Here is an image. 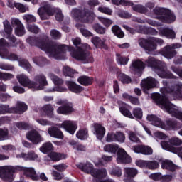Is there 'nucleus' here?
I'll use <instances>...</instances> for the list:
<instances>
[{"label": "nucleus", "mask_w": 182, "mask_h": 182, "mask_svg": "<svg viewBox=\"0 0 182 182\" xmlns=\"http://www.w3.org/2000/svg\"><path fill=\"white\" fill-rule=\"evenodd\" d=\"M0 79L1 80H11V79H14V75L8 73H0Z\"/></svg>", "instance_id": "nucleus-58"}, {"label": "nucleus", "mask_w": 182, "mask_h": 182, "mask_svg": "<svg viewBox=\"0 0 182 182\" xmlns=\"http://www.w3.org/2000/svg\"><path fill=\"white\" fill-rule=\"evenodd\" d=\"M58 126L60 127V129H63L65 132H67V133H69L70 134L76 133V130H77V123L71 120H65Z\"/></svg>", "instance_id": "nucleus-17"}, {"label": "nucleus", "mask_w": 182, "mask_h": 182, "mask_svg": "<svg viewBox=\"0 0 182 182\" xmlns=\"http://www.w3.org/2000/svg\"><path fill=\"white\" fill-rule=\"evenodd\" d=\"M4 46H9V44L6 43L5 39L0 40V56L1 59H8V60L15 61L18 60V55L12 53L8 52V50L2 48Z\"/></svg>", "instance_id": "nucleus-15"}, {"label": "nucleus", "mask_w": 182, "mask_h": 182, "mask_svg": "<svg viewBox=\"0 0 182 182\" xmlns=\"http://www.w3.org/2000/svg\"><path fill=\"white\" fill-rule=\"evenodd\" d=\"M52 150H53V144L50 142H46L40 147V151L44 153V154H46L48 151H52Z\"/></svg>", "instance_id": "nucleus-38"}, {"label": "nucleus", "mask_w": 182, "mask_h": 182, "mask_svg": "<svg viewBox=\"0 0 182 182\" xmlns=\"http://www.w3.org/2000/svg\"><path fill=\"white\" fill-rule=\"evenodd\" d=\"M50 36L53 38V39H60L62 34L58 30L53 29L50 32Z\"/></svg>", "instance_id": "nucleus-59"}, {"label": "nucleus", "mask_w": 182, "mask_h": 182, "mask_svg": "<svg viewBox=\"0 0 182 182\" xmlns=\"http://www.w3.org/2000/svg\"><path fill=\"white\" fill-rule=\"evenodd\" d=\"M144 63L141 60H136L132 62L130 66V70H132L134 73H139V75H140V73H141V71L144 70Z\"/></svg>", "instance_id": "nucleus-23"}, {"label": "nucleus", "mask_w": 182, "mask_h": 182, "mask_svg": "<svg viewBox=\"0 0 182 182\" xmlns=\"http://www.w3.org/2000/svg\"><path fill=\"white\" fill-rule=\"evenodd\" d=\"M6 113H14L12 107H9V105H0V114H6Z\"/></svg>", "instance_id": "nucleus-45"}, {"label": "nucleus", "mask_w": 182, "mask_h": 182, "mask_svg": "<svg viewBox=\"0 0 182 182\" xmlns=\"http://www.w3.org/2000/svg\"><path fill=\"white\" fill-rule=\"evenodd\" d=\"M117 77L122 83H124L126 85L132 83V78L123 73H117Z\"/></svg>", "instance_id": "nucleus-39"}, {"label": "nucleus", "mask_w": 182, "mask_h": 182, "mask_svg": "<svg viewBox=\"0 0 182 182\" xmlns=\"http://www.w3.org/2000/svg\"><path fill=\"white\" fill-rule=\"evenodd\" d=\"M18 65L21 66V68H23V69H26V70H28V72H31L32 70V67L31 66V64H29V62L26 60H21L18 61Z\"/></svg>", "instance_id": "nucleus-47"}, {"label": "nucleus", "mask_w": 182, "mask_h": 182, "mask_svg": "<svg viewBox=\"0 0 182 182\" xmlns=\"http://www.w3.org/2000/svg\"><path fill=\"white\" fill-rule=\"evenodd\" d=\"M15 8H16V9H18L19 12H21L22 14H23L25 12H29V7H28V6H25L21 3L16 4Z\"/></svg>", "instance_id": "nucleus-51"}, {"label": "nucleus", "mask_w": 182, "mask_h": 182, "mask_svg": "<svg viewBox=\"0 0 182 182\" xmlns=\"http://www.w3.org/2000/svg\"><path fill=\"white\" fill-rule=\"evenodd\" d=\"M106 129H105L100 124H94L93 125V134L96 136L98 140H102L105 137Z\"/></svg>", "instance_id": "nucleus-21"}, {"label": "nucleus", "mask_w": 182, "mask_h": 182, "mask_svg": "<svg viewBox=\"0 0 182 182\" xmlns=\"http://www.w3.org/2000/svg\"><path fill=\"white\" fill-rule=\"evenodd\" d=\"M180 48H182L181 44L178 43H173L170 46H165L161 51V53L166 59H173L177 55V51L175 49H180Z\"/></svg>", "instance_id": "nucleus-13"}, {"label": "nucleus", "mask_w": 182, "mask_h": 182, "mask_svg": "<svg viewBox=\"0 0 182 182\" xmlns=\"http://www.w3.org/2000/svg\"><path fill=\"white\" fill-rule=\"evenodd\" d=\"M66 85L70 92L73 93H76V95H79L83 92L84 89L82 86L72 82V81H67Z\"/></svg>", "instance_id": "nucleus-25"}, {"label": "nucleus", "mask_w": 182, "mask_h": 182, "mask_svg": "<svg viewBox=\"0 0 182 182\" xmlns=\"http://www.w3.org/2000/svg\"><path fill=\"white\" fill-rule=\"evenodd\" d=\"M77 82L82 86H90L93 83V78L83 75L77 79Z\"/></svg>", "instance_id": "nucleus-33"}, {"label": "nucleus", "mask_w": 182, "mask_h": 182, "mask_svg": "<svg viewBox=\"0 0 182 182\" xmlns=\"http://www.w3.org/2000/svg\"><path fill=\"white\" fill-rule=\"evenodd\" d=\"M48 133L50 137L62 139L64 137L63 132L56 127H50L48 129Z\"/></svg>", "instance_id": "nucleus-24"}, {"label": "nucleus", "mask_w": 182, "mask_h": 182, "mask_svg": "<svg viewBox=\"0 0 182 182\" xmlns=\"http://www.w3.org/2000/svg\"><path fill=\"white\" fill-rule=\"evenodd\" d=\"M132 9L135 11V12H140L143 14V12H146V9L144 6L140 4L132 5Z\"/></svg>", "instance_id": "nucleus-63"}, {"label": "nucleus", "mask_w": 182, "mask_h": 182, "mask_svg": "<svg viewBox=\"0 0 182 182\" xmlns=\"http://www.w3.org/2000/svg\"><path fill=\"white\" fill-rule=\"evenodd\" d=\"M55 12L56 21H63V14L59 9H53L52 6L46 1L41 3L40 8L38 10V14L41 19H48V16H52Z\"/></svg>", "instance_id": "nucleus-8"}, {"label": "nucleus", "mask_w": 182, "mask_h": 182, "mask_svg": "<svg viewBox=\"0 0 182 182\" xmlns=\"http://www.w3.org/2000/svg\"><path fill=\"white\" fill-rule=\"evenodd\" d=\"M92 43L95 46V48H102L106 49V40L105 38H100L99 37H93L91 40Z\"/></svg>", "instance_id": "nucleus-29"}, {"label": "nucleus", "mask_w": 182, "mask_h": 182, "mask_svg": "<svg viewBox=\"0 0 182 182\" xmlns=\"http://www.w3.org/2000/svg\"><path fill=\"white\" fill-rule=\"evenodd\" d=\"M158 30L161 36H165L169 39H174V38H176V33L170 28L159 27L158 28Z\"/></svg>", "instance_id": "nucleus-27"}, {"label": "nucleus", "mask_w": 182, "mask_h": 182, "mask_svg": "<svg viewBox=\"0 0 182 182\" xmlns=\"http://www.w3.org/2000/svg\"><path fill=\"white\" fill-rule=\"evenodd\" d=\"M1 149L4 153H9V151H15L16 147L12 144H6L1 146Z\"/></svg>", "instance_id": "nucleus-53"}, {"label": "nucleus", "mask_w": 182, "mask_h": 182, "mask_svg": "<svg viewBox=\"0 0 182 182\" xmlns=\"http://www.w3.org/2000/svg\"><path fill=\"white\" fill-rule=\"evenodd\" d=\"M77 167L85 174H90L94 178L93 182H114V180L112 178H106L107 177V170L106 168H95L90 162L78 164Z\"/></svg>", "instance_id": "nucleus-3"}, {"label": "nucleus", "mask_w": 182, "mask_h": 182, "mask_svg": "<svg viewBox=\"0 0 182 182\" xmlns=\"http://www.w3.org/2000/svg\"><path fill=\"white\" fill-rule=\"evenodd\" d=\"M106 141L107 143H112V141H116V133L110 132L108 133L105 137Z\"/></svg>", "instance_id": "nucleus-61"}, {"label": "nucleus", "mask_w": 182, "mask_h": 182, "mask_svg": "<svg viewBox=\"0 0 182 182\" xmlns=\"http://www.w3.org/2000/svg\"><path fill=\"white\" fill-rule=\"evenodd\" d=\"M27 30L28 32H31L32 33H39V32H41V29H39L38 26L35 24H28L27 26Z\"/></svg>", "instance_id": "nucleus-55"}, {"label": "nucleus", "mask_w": 182, "mask_h": 182, "mask_svg": "<svg viewBox=\"0 0 182 182\" xmlns=\"http://www.w3.org/2000/svg\"><path fill=\"white\" fill-rule=\"evenodd\" d=\"M112 31L114 35H115V36H117V38H122L124 37V33L122 31V29H120V27H119V26H112Z\"/></svg>", "instance_id": "nucleus-42"}, {"label": "nucleus", "mask_w": 182, "mask_h": 182, "mask_svg": "<svg viewBox=\"0 0 182 182\" xmlns=\"http://www.w3.org/2000/svg\"><path fill=\"white\" fill-rule=\"evenodd\" d=\"M161 167L164 170H169V171H176L177 170V166L168 160H161Z\"/></svg>", "instance_id": "nucleus-30"}, {"label": "nucleus", "mask_w": 182, "mask_h": 182, "mask_svg": "<svg viewBox=\"0 0 182 182\" xmlns=\"http://www.w3.org/2000/svg\"><path fill=\"white\" fill-rule=\"evenodd\" d=\"M112 160H113V156L103 155L102 156V161H95V166H105V163H109Z\"/></svg>", "instance_id": "nucleus-40"}, {"label": "nucleus", "mask_w": 182, "mask_h": 182, "mask_svg": "<svg viewBox=\"0 0 182 182\" xmlns=\"http://www.w3.org/2000/svg\"><path fill=\"white\" fill-rule=\"evenodd\" d=\"M157 86H159V82L151 77L144 79L141 82V87H142L144 93H149L147 91L149 90V89H153V87H156Z\"/></svg>", "instance_id": "nucleus-18"}, {"label": "nucleus", "mask_w": 182, "mask_h": 182, "mask_svg": "<svg viewBox=\"0 0 182 182\" xmlns=\"http://www.w3.org/2000/svg\"><path fill=\"white\" fill-rule=\"evenodd\" d=\"M130 107L127 104H123L122 106L119 107V111L125 117H129V119H134L133 114L130 112Z\"/></svg>", "instance_id": "nucleus-32"}, {"label": "nucleus", "mask_w": 182, "mask_h": 182, "mask_svg": "<svg viewBox=\"0 0 182 182\" xmlns=\"http://www.w3.org/2000/svg\"><path fill=\"white\" fill-rule=\"evenodd\" d=\"M161 92L162 95L159 93L152 94V98L156 102V105H158L161 109L167 112L171 116H173V117H176L178 120L182 122L181 108L168 102L167 97H166V94L170 93L171 95H173L175 99H181L182 84L179 83L178 85H176L171 89L166 87L161 88Z\"/></svg>", "instance_id": "nucleus-2"}, {"label": "nucleus", "mask_w": 182, "mask_h": 182, "mask_svg": "<svg viewBox=\"0 0 182 182\" xmlns=\"http://www.w3.org/2000/svg\"><path fill=\"white\" fill-rule=\"evenodd\" d=\"M63 72L65 76H68L70 77H73V75L76 73V71L69 66H64L63 68Z\"/></svg>", "instance_id": "nucleus-43"}, {"label": "nucleus", "mask_w": 182, "mask_h": 182, "mask_svg": "<svg viewBox=\"0 0 182 182\" xmlns=\"http://www.w3.org/2000/svg\"><path fill=\"white\" fill-rule=\"evenodd\" d=\"M149 122H151L153 126L163 129V130H178L181 129V125H178L177 122L172 119H166L163 122L161 119L154 114H149L146 117Z\"/></svg>", "instance_id": "nucleus-6"}, {"label": "nucleus", "mask_w": 182, "mask_h": 182, "mask_svg": "<svg viewBox=\"0 0 182 182\" xmlns=\"http://www.w3.org/2000/svg\"><path fill=\"white\" fill-rule=\"evenodd\" d=\"M132 113L136 119H141L143 117V110L139 107L134 108Z\"/></svg>", "instance_id": "nucleus-54"}, {"label": "nucleus", "mask_w": 182, "mask_h": 182, "mask_svg": "<svg viewBox=\"0 0 182 182\" xmlns=\"http://www.w3.org/2000/svg\"><path fill=\"white\" fill-rule=\"evenodd\" d=\"M105 153H110V154H116L117 153V163L118 164H127L132 163V158L127 152L123 149L120 148L117 144H108L104 148Z\"/></svg>", "instance_id": "nucleus-5"}, {"label": "nucleus", "mask_w": 182, "mask_h": 182, "mask_svg": "<svg viewBox=\"0 0 182 182\" xmlns=\"http://www.w3.org/2000/svg\"><path fill=\"white\" fill-rule=\"evenodd\" d=\"M145 63L146 66L151 68L153 70L157 73L159 77H162L163 79H170V77H172L170 72L167 71L166 63H161L153 57H149L145 61Z\"/></svg>", "instance_id": "nucleus-7"}, {"label": "nucleus", "mask_w": 182, "mask_h": 182, "mask_svg": "<svg viewBox=\"0 0 182 182\" xmlns=\"http://www.w3.org/2000/svg\"><path fill=\"white\" fill-rule=\"evenodd\" d=\"M48 77L50 78L55 86L53 88L48 89V92H66V87L61 86L63 83V80H62V79L59 78L57 75L52 73H49Z\"/></svg>", "instance_id": "nucleus-16"}, {"label": "nucleus", "mask_w": 182, "mask_h": 182, "mask_svg": "<svg viewBox=\"0 0 182 182\" xmlns=\"http://www.w3.org/2000/svg\"><path fill=\"white\" fill-rule=\"evenodd\" d=\"M76 28L80 29V32L82 33V36H85V38H90V36H93V33H92L89 30L83 28V26L80 23L76 24Z\"/></svg>", "instance_id": "nucleus-37"}, {"label": "nucleus", "mask_w": 182, "mask_h": 182, "mask_svg": "<svg viewBox=\"0 0 182 182\" xmlns=\"http://www.w3.org/2000/svg\"><path fill=\"white\" fill-rule=\"evenodd\" d=\"M26 137L28 140L31 141L33 144H39V143L43 141V137L38 131L33 129L26 133Z\"/></svg>", "instance_id": "nucleus-19"}, {"label": "nucleus", "mask_w": 182, "mask_h": 182, "mask_svg": "<svg viewBox=\"0 0 182 182\" xmlns=\"http://www.w3.org/2000/svg\"><path fill=\"white\" fill-rule=\"evenodd\" d=\"M92 29L97 32V33H100V35H105L106 33V28L102 26L99 23H95L92 26Z\"/></svg>", "instance_id": "nucleus-46"}, {"label": "nucleus", "mask_w": 182, "mask_h": 182, "mask_svg": "<svg viewBox=\"0 0 182 182\" xmlns=\"http://www.w3.org/2000/svg\"><path fill=\"white\" fill-rule=\"evenodd\" d=\"M98 20L100 22H101V23H102V25H104V26H105V28H109V26L113 23V21L110 20V18L102 16H99Z\"/></svg>", "instance_id": "nucleus-48"}, {"label": "nucleus", "mask_w": 182, "mask_h": 182, "mask_svg": "<svg viewBox=\"0 0 182 182\" xmlns=\"http://www.w3.org/2000/svg\"><path fill=\"white\" fill-rule=\"evenodd\" d=\"M16 78L21 86L28 87V89H31V90L33 91L43 90V89H45L46 86L49 85L48 80L46 79V76L43 74L36 75L34 77V82L31 81V79H29V77L25 74L18 75Z\"/></svg>", "instance_id": "nucleus-4"}, {"label": "nucleus", "mask_w": 182, "mask_h": 182, "mask_svg": "<svg viewBox=\"0 0 182 182\" xmlns=\"http://www.w3.org/2000/svg\"><path fill=\"white\" fill-rule=\"evenodd\" d=\"M125 178L124 179V181L125 182H134L133 181V178L136 177L137 174L139 173V171L134 168H125Z\"/></svg>", "instance_id": "nucleus-22"}, {"label": "nucleus", "mask_w": 182, "mask_h": 182, "mask_svg": "<svg viewBox=\"0 0 182 182\" xmlns=\"http://www.w3.org/2000/svg\"><path fill=\"white\" fill-rule=\"evenodd\" d=\"M128 137L132 143H140V139H139L137 134L133 132H129Z\"/></svg>", "instance_id": "nucleus-52"}, {"label": "nucleus", "mask_w": 182, "mask_h": 182, "mask_svg": "<svg viewBox=\"0 0 182 182\" xmlns=\"http://www.w3.org/2000/svg\"><path fill=\"white\" fill-rule=\"evenodd\" d=\"M3 24L4 27V32L7 35L6 36V38H7L11 43H15L16 40L15 39V36L12 35V27L11 26L9 21H8V20H5L3 22Z\"/></svg>", "instance_id": "nucleus-20"}, {"label": "nucleus", "mask_w": 182, "mask_h": 182, "mask_svg": "<svg viewBox=\"0 0 182 182\" xmlns=\"http://www.w3.org/2000/svg\"><path fill=\"white\" fill-rule=\"evenodd\" d=\"M26 42L31 46H38L41 50H44L49 58L57 60L65 59L66 58V52L69 50L72 58L77 60H81L82 63H93L95 62L93 55L90 53L83 50V49H90V46L87 43L82 44L81 48H79L77 51H74L72 47H68L63 44L52 46L44 41H38L33 37H28L26 39Z\"/></svg>", "instance_id": "nucleus-1"}, {"label": "nucleus", "mask_w": 182, "mask_h": 182, "mask_svg": "<svg viewBox=\"0 0 182 182\" xmlns=\"http://www.w3.org/2000/svg\"><path fill=\"white\" fill-rule=\"evenodd\" d=\"M57 105H61L57 109V113L58 114H70V113L75 112L72 102L66 100H60L58 101Z\"/></svg>", "instance_id": "nucleus-14"}, {"label": "nucleus", "mask_w": 182, "mask_h": 182, "mask_svg": "<svg viewBox=\"0 0 182 182\" xmlns=\"http://www.w3.org/2000/svg\"><path fill=\"white\" fill-rule=\"evenodd\" d=\"M23 21H26L28 23L36 22V17L32 14H24L23 16Z\"/></svg>", "instance_id": "nucleus-57"}, {"label": "nucleus", "mask_w": 182, "mask_h": 182, "mask_svg": "<svg viewBox=\"0 0 182 182\" xmlns=\"http://www.w3.org/2000/svg\"><path fill=\"white\" fill-rule=\"evenodd\" d=\"M13 109L12 113H19V114H22V113H25L28 110V105L22 102H18L16 104V107H11Z\"/></svg>", "instance_id": "nucleus-28"}, {"label": "nucleus", "mask_w": 182, "mask_h": 182, "mask_svg": "<svg viewBox=\"0 0 182 182\" xmlns=\"http://www.w3.org/2000/svg\"><path fill=\"white\" fill-rule=\"evenodd\" d=\"M9 130L6 128H0V141L9 140Z\"/></svg>", "instance_id": "nucleus-41"}, {"label": "nucleus", "mask_w": 182, "mask_h": 182, "mask_svg": "<svg viewBox=\"0 0 182 182\" xmlns=\"http://www.w3.org/2000/svg\"><path fill=\"white\" fill-rule=\"evenodd\" d=\"M154 14L157 15L155 18L160 19V21H162V22L171 23L176 21V16L174 15V13L168 9L156 7L154 9Z\"/></svg>", "instance_id": "nucleus-12"}, {"label": "nucleus", "mask_w": 182, "mask_h": 182, "mask_svg": "<svg viewBox=\"0 0 182 182\" xmlns=\"http://www.w3.org/2000/svg\"><path fill=\"white\" fill-rule=\"evenodd\" d=\"M111 176H116L117 177L122 176V169L119 167H115L110 171Z\"/></svg>", "instance_id": "nucleus-64"}, {"label": "nucleus", "mask_w": 182, "mask_h": 182, "mask_svg": "<svg viewBox=\"0 0 182 182\" xmlns=\"http://www.w3.org/2000/svg\"><path fill=\"white\" fill-rule=\"evenodd\" d=\"M146 168H149V170H156V168H159V162L156 161H148Z\"/></svg>", "instance_id": "nucleus-56"}, {"label": "nucleus", "mask_w": 182, "mask_h": 182, "mask_svg": "<svg viewBox=\"0 0 182 182\" xmlns=\"http://www.w3.org/2000/svg\"><path fill=\"white\" fill-rule=\"evenodd\" d=\"M71 15L76 21H81L85 23H92L96 18V14L93 11H80L77 9H73Z\"/></svg>", "instance_id": "nucleus-10"}, {"label": "nucleus", "mask_w": 182, "mask_h": 182, "mask_svg": "<svg viewBox=\"0 0 182 182\" xmlns=\"http://www.w3.org/2000/svg\"><path fill=\"white\" fill-rule=\"evenodd\" d=\"M34 63L38 66H45L46 65V60L42 57H36L33 59Z\"/></svg>", "instance_id": "nucleus-50"}, {"label": "nucleus", "mask_w": 182, "mask_h": 182, "mask_svg": "<svg viewBox=\"0 0 182 182\" xmlns=\"http://www.w3.org/2000/svg\"><path fill=\"white\" fill-rule=\"evenodd\" d=\"M16 159H23V160H36L38 159V154L33 151H30L28 154L21 153L16 155Z\"/></svg>", "instance_id": "nucleus-31"}, {"label": "nucleus", "mask_w": 182, "mask_h": 182, "mask_svg": "<svg viewBox=\"0 0 182 182\" xmlns=\"http://www.w3.org/2000/svg\"><path fill=\"white\" fill-rule=\"evenodd\" d=\"M76 137L80 140H86L89 137V132L86 129H80L77 132Z\"/></svg>", "instance_id": "nucleus-36"}, {"label": "nucleus", "mask_w": 182, "mask_h": 182, "mask_svg": "<svg viewBox=\"0 0 182 182\" xmlns=\"http://www.w3.org/2000/svg\"><path fill=\"white\" fill-rule=\"evenodd\" d=\"M11 23H14L17 26L15 30L16 35H17V36H23V34L25 33V27L21 21H19V19L14 18L11 21Z\"/></svg>", "instance_id": "nucleus-26"}, {"label": "nucleus", "mask_w": 182, "mask_h": 182, "mask_svg": "<svg viewBox=\"0 0 182 182\" xmlns=\"http://www.w3.org/2000/svg\"><path fill=\"white\" fill-rule=\"evenodd\" d=\"M182 140L177 136L171 137L169 141H162L161 142V146L164 150H167V151H171V153H175L178 156H182Z\"/></svg>", "instance_id": "nucleus-9"}, {"label": "nucleus", "mask_w": 182, "mask_h": 182, "mask_svg": "<svg viewBox=\"0 0 182 182\" xmlns=\"http://www.w3.org/2000/svg\"><path fill=\"white\" fill-rule=\"evenodd\" d=\"M98 11L102 14H105L106 15H112L113 13V11L111 9L106 6H100L98 8Z\"/></svg>", "instance_id": "nucleus-60"}, {"label": "nucleus", "mask_w": 182, "mask_h": 182, "mask_svg": "<svg viewBox=\"0 0 182 182\" xmlns=\"http://www.w3.org/2000/svg\"><path fill=\"white\" fill-rule=\"evenodd\" d=\"M116 141L119 143H124L126 141V135L123 132H117L115 133Z\"/></svg>", "instance_id": "nucleus-49"}, {"label": "nucleus", "mask_w": 182, "mask_h": 182, "mask_svg": "<svg viewBox=\"0 0 182 182\" xmlns=\"http://www.w3.org/2000/svg\"><path fill=\"white\" fill-rule=\"evenodd\" d=\"M116 60L118 65H127V63H129V60H130V58H129V57L127 56H124L123 54L117 53L116 55Z\"/></svg>", "instance_id": "nucleus-34"}, {"label": "nucleus", "mask_w": 182, "mask_h": 182, "mask_svg": "<svg viewBox=\"0 0 182 182\" xmlns=\"http://www.w3.org/2000/svg\"><path fill=\"white\" fill-rule=\"evenodd\" d=\"M48 157H50L53 161H59V160H64V159H66L67 156L65 154L51 152L48 154Z\"/></svg>", "instance_id": "nucleus-35"}, {"label": "nucleus", "mask_w": 182, "mask_h": 182, "mask_svg": "<svg viewBox=\"0 0 182 182\" xmlns=\"http://www.w3.org/2000/svg\"><path fill=\"white\" fill-rule=\"evenodd\" d=\"M16 126L19 130H29V129H32V125H31V124L23 122L16 123Z\"/></svg>", "instance_id": "nucleus-44"}, {"label": "nucleus", "mask_w": 182, "mask_h": 182, "mask_svg": "<svg viewBox=\"0 0 182 182\" xmlns=\"http://www.w3.org/2000/svg\"><path fill=\"white\" fill-rule=\"evenodd\" d=\"M163 43H164V41L156 38L149 39L141 38L139 41L141 48L145 49L148 53H151V52L157 49V45H163Z\"/></svg>", "instance_id": "nucleus-11"}, {"label": "nucleus", "mask_w": 182, "mask_h": 182, "mask_svg": "<svg viewBox=\"0 0 182 182\" xmlns=\"http://www.w3.org/2000/svg\"><path fill=\"white\" fill-rule=\"evenodd\" d=\"M142 154L144 156H150L153 154V149H151L150 146L144 145L142 149Z\"/></svg>", "instance_id": "nucleus-62"}]
</instances>
